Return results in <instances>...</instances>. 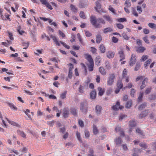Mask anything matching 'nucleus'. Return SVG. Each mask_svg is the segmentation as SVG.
<instances>
[{
	"label": "nucleus",
	"instance_id": "nucleus-64",
	"mask_svg": "<svg viewBox=\"0 0 156 156\" xmlns=\"http://www.w3.org/2000/svg\"><path fill=\"white\" fill-rule=\"evenodd\" d=\"M135 92L136 91L134 89H131L130 92V95L132 97H134Z\"/></svg>",
	"mask_w": 156,
	"mask_h": 156
},
{
	"label": "nucleus",
	"instance_id": "nucleus-37",
	"mask_svg": "<svg viewBox=\"0 0 156 156\" xmlns=\"http://www.w3.org/2000/svg\"><path fill=\"white\" fill-rule=\"evenodd\" d=\"M151 62V59H148L145 63L144 65V67L146 69H147V66L148 65L150 64Z\"/></svg>",
	"mask_w": 156,
	"mask_h": 156
},
{
	"label": "nucleus",
	"instance_id": "nucleus-53",
	"mask_svg": "<svg viewBox=\"0 0 156 156\" xmlns=\"http://www.w3.org/2000/svg\"><path fill=\"white\" fill-rule=\"evenodd\" d=\"M148 56L147 55H143L141 58L140 59V61H144L146 60L148 58Z\"/></svg>",
	"mask_w": 156,
	"mask_h": 156
},
{
	"label": "nucleus",
	"instance_id": "nucleus-43",
	"mask_svg": "<svg viewBox=\"0 0 156 156\" xmlns=\"http://www.w3.org/2000/svg\"><path fill=\"white\" fill-rule=\"evenodd\" d=\"M98 132V129L96 126L94 125L93 126V133L94 134H97Z\"/></svg>",
	"mask_w": 156,
	"mask_h": 156
},
{
	"label": "nucleus",
	"instance_id": "nucleus-29",
	"mask_svg": "<svg viewBox=\"0 0 156 156\" xmlns=\"http://www.w3.org/2000/svg\"><path fill=\"white\" fill-rule=\"evenodd\" d=\"M98 90L99 91V95L101 96H102L104 92V89L100 87H99L98 88Z\"/></svg>",
	"mask_w": 156,
	"mask_h": 156
},
{
	"label": "nucleus",
	"instance_id": "nucleus-57",
	"mask_svg": "<svg viewBox=\"0 0 156 156\" xmlns=\"http://www.w3.org/2000/svg\"><path fill=\"white\" fill-rule=\"evenodd\" d=\"M45 5L48 8V9H50V10H52L53 9L51 5L50 4L47 2Z\"/></svg>",
	"mask_w": 156,
	"mask_h": 156
},
{
	"label": "nucleus",
	"instance_id": "nucleus-60",
	"mask_svg": "<svg viewBox=\"0 0 156 156\" xmlns=\"http://www.w3.org/2000/svg\"><path fill=\"white\" fill-rule=\"evenodd\" d=\"M20 29L21 27L20 26H19L17 29V31L20 34L22 35L24 32L23 30H21Z\"/></svg>",
	"mask_w": 156,
	"mask_h": 156
},
{
	"label": "nucleus",
	"instance_id": "nucleus-52",
	"mask_svg": "<svg viewBox=\"0 0 156 156\" xmlns=\"http://www.w3.org/2000/svg\"><path fill=\"white\" fill-rule=\"evenodd\" d=\"M84 133L85 136L86 138H88L90 136V133L87 130L85 129V130Z\"/></svg>",
	"mask_w": 156,
	"mask_h": 156
},
{
	"label": "nucleus",
	"instance_id": "nucleus-46",
	"mask_svg": "<svg viewBox=\"0 0 156 156\" xmlns=\"http://www.w3.org/2000/svg\"><path fill=\"white\" fill-rule=\"evenodd\" d=\"M132 105L131 101H128L126 105V107L127 108H129Z\"/></svg>",
	"mask_w": 156,
	"mask_h": 156
},
{
	"label": "nucleus",
	"instance_id": "nucleus-27",
	"mask_svg": "<svg viewBox=\"0 0 156 156\" xmlns=\"http://www.w3.org/2000/svg\"><path fill=\"white\" fill-rule=\"evenodd\" d=\"M67 92L66 90H65L61 94L60 97L62 99H64L66 98V94Z\"/></svg>",
	"mask_w": 156,
	"mask_h": 156
},
{
	"label": "nucleus",
	"instance_id": "nucleus-56",
	"mask_svg": "<svg viewBox=\"0 0 156 156\" xmlns=\"http://www.w3.org/2000/svg\"><path fill=\"white\" fill-rule=\"evenodd\" d=\"M50 37L52 39L54 42L55 43L58 41L56 37L55 36H53L52 34L50 35Z\"/></svg>",
	"mask_w": 156,
	"mask_h": 156
},
{
	"label": "nucleus",
	"instance_id": "nucleus-50",
	"mask_svg": "<svg viewBox=\"0 0 156 156\" xmlns=\"http://www.w3.org/2000/svg\"><path fill=\"white\" fill-rule=\"evenodd\" d=\"M122 36L126 40H128L129 39V37L125 33H123L122 34Z\"/></svg>",
	"mask_w": 156,
	"mask_h": 156
},
{
	"label": "nucleus",
	"instance_id": "nucleus-31",
	"mask_svg": "<svg viewBox=\"0 0 156 156\" xmlns=\"http://www.w3.org/2000/svg\"><path fill=\"white\" fill-rule=\"evenodd\" d=\"M144 93L143 92H140L138 98V101L140 102L142 101L143 97V96Z\"/></svg>",
	"mask_w": 156,
	"mask_h": 156
},
{
	"label": "nucleus",
	"instance_id": "nucleus-40",
	"mask_svg": "<svg viewBox=\"0 0 156 156\" xmlns=\"http://www.w3.org/2000/svg\"><path fill=\"white\" fill-rule=\"evenodd\" d=\"M117 21L119 22H123L126 21L127 20L125 18H122L117 19Z\"/></svg>",
	"mask_w": 156,
	"mask_h": 156
},
{
	"label": "nucleus",
	"instance_id": "nucleus-22",
	"mask_svg": "<svg viewBox=\"0 0 156 156\" xmlns=\"http://www.w3.org/2000/svg\"><path fill=\"white\" fill-rule=\"evenodd\" d=\"M99 49L102 53H104L105 51V48L103 44L100 45Z\"/></svg>",
	"mask_w": 156,
	"mask_h": 156
},
{
	"label": "nucleus",
	"instance_id": "nucleus-33",
	"mask_svg": "<svg viewBox=\"0 0 156 156\" xmlns=\"http://www.w3.org/2000/svg\"><path fill=\"white\" fill-rule=\"evenodd\" d=\"M103 17L107 21H108L109 23L111 22L112 21V18L109 16H103Z\"/></svg>",
	"mask_w": 156,
	"mask_h": 156
},
{
	"label": "nucleus",
	"instance_id": "nucleus-12",
	"mask_svg": "<svg viewBox=\"0 0 156 156\" xmlns=\"http://www.w3.org/2000/svg\"><path fill=\"white\" fill-rule=\"evenodd\" d=\"M102 109L101 106L99 105H97L95 107V112L97 115H100Z\"/></svg>",
	"mask_w": 156,
	"mask_h": 156
},
{
	"label": "nucleus",
	"instance_id": "nucleus-28",
	"mask_svg": "<svg viewBox=\"0 0 156 156\" xmlns=\"http://www.w3.org/2000/svg\"><path fill=\"white\" fill-rule=\"evenodd\" d=\"M121 139L119 137L116 138L115 140L116 145L120 144L121 143Z\"/></svg>",
	"mask_w": 156,
	"mask_h": 156
},
{
	"label": "nucleus",
	"instance_id": "nucleus-48",
	"mask_svg": "<svg viewBox=\"0 0 156 156\" xmlns=\"http://www.w3.org/2000/svg\"><path fill=\"white\" fill-rule=\"evenodd\" d=\"M77 36L78 38V39L79 40V41H80L81 44H82V45L83 44V41H82V39L81 38V36H80V34L79 33L78 34H77Z\"/></svg>",
	"mask_w": 156,
	"mask_h": 156
},
{
	"label": "nucleus",
	"instance_id": "nucleus-9",
	"mask_svg": "<svg viewBox=\"0 0 156 156\" xmlns=\"http://www.w3.org/2000/svg\"><path fill=\"white\" fill-rule=\"evenodd\" d=\"M148 80V78H146L144 79L143 81H142L141 85L140 86V89L141 90L143 89L146 87V83H147Z\"/></svg>",
	"mask_w": 156,
	"mask_h": 156
},
{
	"label": "nucleus",
	"instance_id": "nucleus-3",
	"mask_svg": "<svg viewBox=\"0 0 156 156\" xmlns=\"http://www.w3.org/2000/svg\"><path fill=\"white\" fill-rule=\"evenodd\" d=\"M115 76L114 73L110 74L107 79V84L109 86H111L113 83Z\"/></svg>",
	"mask_w": 156,
	"mask_h": 156
},
{
	"label": "nucleus",
	"instance_id": "nucleus-17",
	"mask_svg": "<svg viewBox=\"0 0 156 156\" xmlns=\"http://www.w3.org/2000/svg\"><path fill=\"white\" fill-rule=\"evenodd\" d=\"M96 92L95 90H93L91 92L90 98L92 99H94L96 98Z\"/></svg>",
	"mask_w": 156,
	"mask_h": 156
},
{
	"label": "nucleus",
	"instance_id": "nucleus-16",
	"mask_svg": "<svg viewBox=\"0 0 156 156\" xmlns=\"http://www.w3.org/2000/svg\"><path fill=\"white\" fill-rule=\"evenodd\" d=\"M96 42L98 44L100 43L102 40V37L100 34H98L96 36Z\"/></svg>",
	"mask_w": 156,
	"mask_h": 156
},
{
	"label": "nucleus",
	"instance_id": "nucleus-59",
	"mask_svg": "<svg viewBox=\"0 0 156 156\" xmlns=\"http://www.w3.org/2000/svg\"><path fill=\"white\" fill-rule=\"evenodd\" d=\"M117 27L120 29H122L124 27V26L121 23H118L116 24Z\"/></svg>",
	"mask_w": 156,
	"mask_h": 156
},
{
	"label": "nucleus",
	"instance_id": "nucleus-30",
	"mask_svg": "<svg viewBox=\"0 0 156 156\" xmlns=\"http://www.w3.org/2000/svg\"><path fill=\"white\" fill-rule=\"evenodd\" d=\"M79 6L80 8H85L87 6V5L85 3L80 1Z\"/></svg>",
	"mask_w": 156,
	"mask_h": 156
},
{
	"label": "nucleus",
	"instance_id": "nucleus-54",
	"mask_svg": "<svg viewBox=\"0 0 156 156\" xmlns=\"http://www.w3.org/2000/svg\"><path fill=\"white\" fill-rule=\"evenodd\" d=\"M84 87L80 85V87L79 88V91L81 93H83V90Z\"/></svg>",
	"mask_w": 156,
	"mask_h": 156
},
{
	"label": "nucleus",
	"instance_id": "nucleus-18",
	"mask_svg": "<svg viewBox=\"0 0 156 156\" xmlns=\"http://www.w3.org/2000/svg\"><path fill=\"white\" fill-rule=\"evenodd\" d=\"M102 30L104 33L106 34L108 32L113 31V30L111 27H108L103 30Z\"/></svg>",
	"mask_w": 156,
	"mask_h": 156
},
{
	"label": "nucleus",
	"instance_id": "nucleus-49",
	"mask_svg": "<svg viewBox=\"0 0 156 156\" xmlns=\"http://www.w3.org/2000/svg\"><path fill=\"white\" fill-rule=\"evenodd\" d=\"M139 145L140 147H143L145 149L147 148V146L145 143H141L139 144Z\"/></svg>",
	"mask_w": 156,
	"mask_h": 156
},
{
	"label": "nucleus",
	"instance_id": "nucleus-2",
	"mask_svg": "<svg viewBox=\"0 0 156 156\" xmlns=\"http://www.w3.org/2000/svg\"><path fill=\"white\" fill-rule=\"evenodd\" d=\"M88 105L87 102L86 101L81 103L80 105V110L83 113H86L87 112Z\"/></svg>",
	"mask_w": 156,
	"mask_h": 156
},
{
	"label": "nucleus",
	"instance_id": "nucleus-55",
	"mask_svg": "<svg viewBox=\"0 0 156 156\" xmlns=\"http://www.w3.org/2000/svg\"><path fill=\"white\" fill-rule=\"evenodd\" d=\"M148 98L151 100H154L156 99V96L154 95H151L149 96Z\"/></svg>",
	"mask_w": 156,
	"mask_h": 156
},
{
	"label": "nucleus",
	"instance_id": "nucleus-25",
	"mask_svg": "<svg viewBox=\"0 0 156 156\" xmlns=\"http://www.w3.org/2000/svg\"><path fill=\"white\" fill-rule=\"evenodd\" d=\"M70 112L74 115H77L76 110L74 108H71Z\"/></svg>",
	"mask_w": 156,
	"mask_h": 156
},
{
	"label": "nucleus",
	"instance_id": "nucleus-8",
	"mask_svg": "<svg viewBox=\"0 0 156 156\" xmlns=\"http://www.w3.org/2000/svg\"><path fill=\"white\" fill-rule=\"evenodd\" d=\"M123 108L122 106H120V103L119 101H117L116 105H113L112 106V108L114 110L117 111L119 109H122Z\"/></svg>",
	"mask_w": 156,
	"mask_h": 156
},
{
	"label": "nucleus",
	"instance_id": "nucleus-41",
	"mask_svg": "<svg viewBox=\"0 0 156 156\" xmlns=\"http://www.w3.org/2000/svg\"><path fill=\"white\" fill-rule=\"evenodd\" d=\"M80 17L82 19H85L86 18V17L84 12L83 11H81L80 12Z\"/></svg>",
	"mask_w": 156,
	"mask_h": 156
},
{
	"label": "nucleus",
	"instance_id": "nucleus-11",
	"mask_svg": "<svg viewBox=\"0 0 156 156\" xmlns=\"http://www.w3.org/2000/svg\"><path fill=\"white\" fill-rule=\"evenodd\" d=\"M117 87L122 89L123 87V83H122V80L120 79L119 80L117 83Z\"/></svg>",
	"mask_w": 156,
	"mask_h": 156
},
{
	"label": "nucleus",
	"instance_id": "nucleus-10",
	"mask_svg": "<svg viewBox=\"0 0 156 156\" xmlns=\"http://www.w3.org/2000/svg\"><path fill=\"white\" fill-rule=\"evenodd\" d=\"M118 54L119 55V57L121 58L120 60V61H122V60L125 59V55L124 53L123 50H121L118 52Z\"/></svg>",
	"mask_w": 156,
	"mask_h": 156
},
{
	"label": "nucleus",
	"instance_id": "nucleus-5",
	"mask_svg": "<svg viewBox=\"0 0 156 156\" xmlns=\"http://www.w3.org/2000/svg\"><path fill=\"white\" fill-rule=\"evenodd\" d=\"M135 49L136 51L139 53H142L146 50V48L145 47L142 46H136L135 47Z\"/></svg>",
	"mask_w": 156,
	"mask_h": 156
},
{
	"label": "nucleus",
	"instance_id": "nucleus-38",
	"mask_svg": "<svg viewBox=\"0 0 156 156\" xmlns=\"http://www.w3.org/2000/svg\"><path fill=\"white\" fill-rule=\"evenodd\" d=\"M8 104L9 106L11 108L16 110L17 109V108L12 103H8Z\"/></svg>",
	"mask_w": 156,
	"mask_h": 156
},
{
	"label": "nucleus",
	"instance_id": "nucleus-61",
	"mask_svg": "<svg viewBox=\"0 0 156 156\" xmlns=\"http://www.w3.org/2000/svg\"><path fill=\"white\" fill-rule=\"evenodd\" d=\"M78 123L79 126L81 127H83L84 126L83 122V121L81 120H79L78 121Z\"/></svg>",
	"mask_w": 156,
	"mask_h": 156
},
{
	"label": "nucleus",
	"instance_id": "nucleus-13",
	"mask_svg": "<svg viewBox=\"0 0 156 156\" xmlns=\"http://www.w3.org/2000/svg\"><path fill=\"white\" fill-rule=\"evenodd\" d=\"M115 53L111 51H108L107 53V56L109 58H112L114 57Z\"/></svg>",
	"mask_w": 156,
	"mask_h": 156
},
{
	"label": "nucleus",
	"instance_id": "nucleus-58",
	"mask_svg": "<svg viewBox=\"0 0 156 156\" xmlns=\"http://www.w3.org/2000/svg\"><path fill=\"white\" fill-rule=\"evenodd\" d=\"M137 10L139 14H140L142 12L141 7L140 6H137Z\"/></svg>",
	"mask_w": 156,
	"mask_h": 156
},
{
	"label": "nucleus",
	"instance_id": "nucleus-32",
	"mask_svg": "<svg viewBox=\"0 0 156 156\" xmlns=\"http://www.w3.org/2000/svg\"><path fill=\"white\" fill-rule=\"evenodd\" d=\"M148 26L151 28L155 29L156 28V25L152 23H148Z\"/></svg>",
	"mask_w": 156,
	"mask_h": 156
},
{
	"label": "nucleus",
	"instance_id": "nucleus-47",
	"mask_svg": "<svg viewBox=\"0 0 156 156\" xmlns=\"http://www.w3.org/2000/svg\"><path fill=\"white\" fill-rule=\"evenodd\" d=\"M70 7L71 8V10L73 11L74 12H76L77 9L73 5L71 4L70 5Z\"/></svg>",
	"mask_w": 156,
	"mask_h": 156
},
{
	"label": "nucleus",
	"instance_id": "nucleus-6",
	"mask_svg": "<svg viewBox=\"0 0 156 156\" xmlns=\"http://www.w3.org/2000/svg\"><path fill=\"white\" fill-rule=\"evenodd\" d=\"M96 6L95 7V9L96 11L98 12H102V9H101V4L98 1H96L95 2Z\"/></svg>",
	"mask_w": 156,
	"mask_h": 156
},
{
	"label": "nucleus",
	"instance_id": "nucleus-34",
	"mask_svg": "<svg viewBox=\"0 0 156 156\" xmlns=\"http://www.w3.org/2000/svg\"><path fill=\"white\" fill-rule=\"evenodd\" d=\"M17 133L18 134H20L21 136L23 138L26 137V135L24 133V132L23 131H21L20 130L17 131Z\"/></svg>",
	"mask_w": 156,
	"mask_h": 156
},
{
	"label": "nucleus",
	"instance_id": "nucleus-1",
	"mask_svg": "<svg viewBox=\"0 0 156 156\" xmlns=\"http://www.w3.org/2000/svg\"><path fill=\"white\" fill-rule=\"evenodd\" d=\"M90 22L95 27H99L100 23L105 24V22L102 18H99L96 19L95 17L91 16L90 17Z\"/></svg>",
	"mask_w": 156,
	"mask_h": 156
},
{
	"label": "nucleus",
	"instance_id": "nucleus-4",
	"mask_svg": "<svg viewBox=\"0 0 156 156\" xmlns=\"http://www.w3.org/2000/svg\"><path fill=\"white\" fill-rule=\"evenodd\" d=\"M136 56L134 54H132L131 55V58L129 61V65L131 66H133L136 63Z\"/></svg>",
	"mask_w": 156,
	"mask_h": 156
},
{
	"label": "nucleus",
	"instance_id": "nucleus-36",
	"mask_svg": "<svg viewBox=\"0 0 156 156\" xmlns=\"http://www.w3.org/2000/svg\"><path fill=\"white\" fill-rule=\"evenodd\" d=\"M6 119L7 120V121H8V122L10 123V124H11L13 126H18V124H17L16 123L14 122L13 121H9L8 119L7 118H6Z\"/></svg>",
	"mask_w": 156,
	"mask_h": 156
},
{
	"label": "nucleus",
	"instance_id": "nucleus-24",
	"mask_svg": "<svg viewBox=\"0 0 156 156\" xmlns=\"http://www.w3.org/2000/svg\"><path fill=\"white\" fill-rule=\"evenodd\" d=\"M136 132L138 133L141 137L144 138V135L142 131L139 128L137 129L136 130Z\"/></svg>",
	"mask_w": 156,
	"mask_h": 156
},
{
	"label": "nucleus",
	"instance_id": "nucleus-26",
	"mask_svg": "<svg viewBox=\"0 0 156 156\" xmlns=\"http://www.w3.org/2000/svg\"><path fill=\"white\" fill-rule=\"evenodd\" d=\"M94 66V63H89L87 65L89 70L91 71L93 70V67Z\"/></svg>",
	"mask_w": 156,
	"mask_h": 156
},
{
	"label": "nucleus",
	"instance_id": "nucleus-21",
	"mask_svg": "<svg viewBox=\"0 0 156 156\" xmlns=\"http://www.w3.org/2000/svg\"><path fill=\"white\" fill-rule=\"evenodd\" d=\"M101 61V58L99 56H97L95 58V63L96 65H99Z\"/></svg>",
	"mask_w": 156,
	"mask_h": 156
},
{
	"label": "nucleus",
	"instance_id": "nucleus-7",
	"mask_svg": "<svg viewBox=\"0 0 156 156\" xmlns=\"http://www.w3.org/2000/svg\"><path fill=\"white\" fill-rule=\"evenodd\" d=\"M63 115L64 118H67L69 115V110L67 108H65L63 109Z\"/></svg>",
	"mask_w": 156,
	"mask_h": 156
},
{
	"label": "nucleus",
	"instance_id": "nucleus-20",
	"mask_svg": "<svg viewBox=\"0 0 156 156\" xmlns=\"http://www.w3.org/2000/svg\"><path fill=\"white\" fill-rule=\"evenodd\" d=\"M99 71L102 75H105L106 74V71L103 67H101L99 68Z\"/></svg>",
	"mask_w": 156,
	"mask_h": 156
},
{
	"label": "nucleus",
	"instance_id": "nucleus-23",
	"mask_svg": "<svg viewBox=\"0 0 156 156\" xmlns=\"http://www.w3.org/2000/svg\"><path fill=\"white\" fill-rule=\"evenodd\" d=\"M147 104L146 103H144L139 106V110H142L143 109L145 108L147 106Z\"/></svg>",
	"mask_w": 156,
	"mask_h": 156
},
{
	"label": "nucleus",
	"instance_id": "nucleus-35",
	"mask_svg": "<svg viewBox=\"0 0 156 156\" xmlns=\"http://www.w3.org/2000/svg\"><path fill=\"white\" fill-rule=\"evenodd\" d=\"M152 88L151 87H149L145 90V93L146 94H147L151 92Z\"/></svg>",
	"mask_w": 156,
	"mask_h": 156
},
{
	"label": "nucleus",
	"instance_id": "nucleus-51",
	"mask_svg": "<svg viewBox=\"0 0 156 156\" xmlns=\"http://www.w3.org/2000/svg\"><path fill=\"white\" fill-rule=\"evenodd\" d=\"M55 122V121L54 120L51 121H47V124L50 126H52Z\"/></svg>",
	"mask_w": 156,
	"mask_h": 156
},
{
	"label": "nucleus",
	"instance_id": "nucleus-45",
	"mask_svg": "<svg viewBox=\"0 0 156 156\" xmlns=\"http://www.w3.org/2000/svg\"><path fill=\"white\" fill-rule=\"evenodd\" d=\"M141 66L140 63H136V67L134 68V70L135 71H137L140 68V67Z\"/></svg>",
	"mask_w": 156,
	"mask_h": 156
},
{
	"label": "nucleus",
	"instance_id": "nucleus-15",
	"mask_svg": "<svg viewBox=\"0 0 156 156\" xmlns=\"http://www.w3.org/2000/svg\"><path fill=\"white\" fill-rule=\"evenodd\" d=\"M85 55L86 56V58L89 62V63H94L93 60L90 55L87 54H86Z\"/></svg>",
	"mask_w": 156,
	"mask_h": 156
},
{
	"label": "nucleus",
	"instance_id": "nucleus-39",
	"mask_svg": "<svg viewBox=\"0 0 156 156\" xmlns=\"http://www.w3.org/2000/svg\"><path fill=\"white\" fill-rule=\"evenodd\" d=\"M105 64L106 68L109 70L111 68V66L109 62L108 61H106Z\"/></svg>",
	"mask_w": 156,
	"mask_h": 156
},
{
	"label": "nucleus",
	"instance_id": "nucleus-63",
	"mask_svg": "<svg viewBox=\"0 0 156 156\" xmlns=\"http://www.w3.org/2000/svg\"><path fill=\"white\" fill-rule=\"evenodd\" d=\"M143 39L146 43L149 44L150 43L148 40L147 39V36L144 37Z\"/></svg>",
	"mask_w": 156,
	"mask_h": 156
},
{
	"label": "nucleus",
	"instance_id": "nucleus-42",
	"mask_svg": "<svg viewBox=\"0 0 156 156\" xmlns=\"http://www.w3.org/2000/svg\"><path fill=\"white\" fill-rule=\"evenodd\" d=\"M125 5L127 8L129 7L131 5V2L129 1H126L125 2Z\"/></svg>",
	"mask_w": 156,
	"mask_h": 156
},
{
	"label": "nucleus",
	"instance_id": "nucleus-62",
	"mask_svg": "<svg viewBox=\"0 0 156 156\" xmlns=\"http://www.w3.org/2000/svg\"><path fill=\"white\" fill-rule=\"evenodd\" d=\"M112 41L114 43H116L118 41V39L115 37H113L112 39Z\"/></svg>",
	"mask_w": 156,
	"mask_h": 156
},
{
	"label": "nucleus",
	"instance_id": "nucleus-14",
	"mask_svg": "<svg viewBox=\"0 0 156 156\" xmlns=\"http://www.w3.org/2000/svg\"><path fill=\"white\" fill-rule=\"evenodd\" d=\"M115 130L116 132H118L119 131H120V133L121 136H123V137L125 136L124 133L122 130H121V129L120 127H116L115 128Z\"/></svg>",
	"mask_w": 156,
	"mask_h": 156
},
{
	"label": "nucleus",
	"instance_id": "nucleus-19",
	"mask_svg": "<svg viewBox=\"0 0 156 156\" xmlns=\"http://www.w3.org/2000/svg\"><path fill=\"white\" fill-rule=\"evenodd\" d=\"M129 125L131 127H134L136 126V123L134 120H133L129 122Z\"/></svg>",
	"mask_w": 156,
	"mask_h": 156
},
{
	"label": "nucleus",
	"instance_id": "nucleus-44",
	"mask_svg": "<svg viewBox=\"0 0 156 156\" xmlns=\"http://www.w3.org/2000/svg\"><path fill=\"white\" fill-rule=\"evenodd\" d=\"M76 136L77 137V138L78 140L80 141V142L81 143L82 142V141L81 138V137L80 136V133L77 131L76 132Z\"/></svg>",
	"mask_w": 156,
	"mask_h": 156
}]
</instances>
